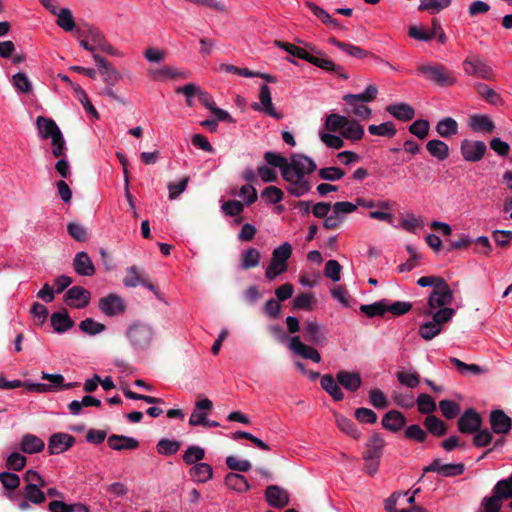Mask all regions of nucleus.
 Returning <instances> with one entry per match:
<instances>
[{"instance_id": "nucleus-1", "label": "nucleus", "mask_w": 512, "mask_h": 512, "mask_svg": "<svg viewBox=\"0 0 512 512\" xmlns=\"http://www.w3.org/2000/svg\"><path fill=\"white\" fill-rule=\"evenodd\" d=\"M305 47L306 48H301L294 45L289 54L293 57L305 60L328 73H334L341 79L347 80L349 78L343 66L335 63L324 51L309 43H305Z\"/></svg>"}, {"instance_id": "nucleus-2", "label": "nucleus", "mask_w": 512, "mask_h": 512, "mask_svg": "<svg viewBox=\"0 0 512 512\" xmlns=\"http://www.w3.org/2000/svg\"><path fill=\"white\" fill-rule=\"evenodd\" d=\"M126 337L135 350L144 351L152 344L154 330L151 325L136 321L127 328Z\"/></svg>"}, {"instance_id": "nucleus-3", "label": "nucleus", "mask_w": 512, "mask_h": 512, "mask_svg": "<svg viewBox=\"0 0 512 512\" xmlns=\"http://www.w3.org/2000/svg\"><path fill=\"white\" fill-rule=\"evenodd\" d=\"M454 300V293L444 279L441 284H438L428 296L427 309L424 314H432L437 308L447 307Z\"/></svg>"}, {"instance_id": "nucleus-4", "label": "nucleus", "mask_w": 512, "mask_h": 512, "mask_svg": "<svg viewBox=\"0 0 512 512\" xmlns=\"http://www.w3.org/2000/svg\"><path fill=\"white\" fill-rule=\"evenodd\" d=\"M316 164L312 158L304 154H293L288 164V180L293 177L304 178L305 174H310L316 170Z\"/></svg>"}, {"instance_id": "nucleus-5", "label": "nucleus", "mask_w": 512, "mask_h": 512, "mask_svg": "<svg viewBox=\"0 0 512 512\" xmlns=\"http://www.w3.org/2000/svg\"><path fill=\"white\" fill-rule=\"evenodd\" d=\"M418 72L439 86H450L455 82L454 77L440 64L420 65Z\"/></svg>"}, {"instance_id": "nucleus-6", "label": "nucleus", "mask_w": 512, "mask_h": 512, "mask_svg": "<svg viewBox=\"0 0 512 512\" xmlns=\"http://www.w3.org/2000/svg\"><path fill=\"white\" fill-rule=\"evenodd\" d=\"M126 273L127 274L123 279V284L126 287H136L138 285H142L152 291L158 299H162L158 288L148 280V275L144 271L140 270L136 266H131L127 268Z\"/></svg>"}, {"instance_id": "nucleus-7", "label": "nucleus", "mask_w": 512, "mask_h": 512, "mask_svg": "<svg viewBox=\"0 0 512 512\" xmlns=\"http://www.w3.org/2000/svg\"><path fill=\"white\" fill-rule=\"evenodd\" d=\"M465 471V466L463 463H448L443 464L441 459H434L431 464L423 468V474L421 475L419 481L424 478V475L428 472H435L444 477H455L462 475Z\"/></svg>"}, {"instance_id": "nucleus-8", "label": "nucleus", "mask_w": 512, "mask_h": 512, "mask_svg": "<svg viewBox=\"0 0 512 512\" xmlns=\"http://www.w3.org/2000/svg\"><path fill=\"white\" fill-rule=\"evenodd\" d=\"M460 152L467 162H478L487 152V146L483 141L464 139L461 141Z\"/></svg>"}, {"instance_id": "nucleus-9", "label": "nucleus", "mask_w": 512, "mask_h": 512, "mask_svg": "<svg viewBox=\"0 0 512 512\" xmlns=\"http://www.w3.org/2000/svg\"><path fill=\"white\" fill-rule=\"evenodd\" d=\"M481 415L473 408L465 410L457 421L458 430L463 434H473L482 426Z\"/></svg>"}, {"instance_id": "nucleus-10", "label": "nucleus", "mask_w": 512, "mask_h": 512, "mask_svg": "<svg viewBox=\"0 0 512 512\" xmlns=\"http://www.w3.org/2000/svg\"><path fill=\"white\" fill-rule=\"evenodd\" d=\"M259 100L260 103L254 102L251 104V108L254 111H262L275 119L282 118V114L280 112H277L273 106L271 91L267 84H262L260 86Z\"/></svg>"}, {"instance_id": "nucleus-11", "label": "nucleus", "mask_w": 512, "mask_h": 512, "mask_svg": "<svg viewBox=\"0 0 512 512\" xmlns=\"http://www.w3.org/2000/svg\"><path fill=\"white\" fill-rule=\"evenodd\" d=\"M91 299V293L81 286H73L69 288L65 295V303L72 308L82 309L86 307Z\"/></svg>"}, {"instance_id": "nucleus-12", "label": "nucleus", "mask_w": 512, "mask_h": 512, "mask_svg": "<svg viewBox=\"0 0 512 512\" xmlns=\"http://www.w3.org/2000/svg\"><path fill=\"white\" fill-rule=\"evenodd\" d=\"M98 307L102 313L110 317L120 315L126 310V304L124 300L114 293H110L107 296L101 298L99 300Z\"/></svg>"}, {"instance_id": "nucleus-13", "label": "nucleus", "mask_w": 512, "mask_h": 512, "mask_svg": "<svg viewBox=\"0 0 512 512\" xmlns=\"http://www.w3.org/2000/svg\"><path fill=\"white\" fill-rule=\"evenodd\" d=\"M212 410L213 402L206 396L200 395L190 415L189 424L191 426H201Z\"/></svg>"}, {"instance_id": "nucleus-14", "label": "nucleus", "mask_w": 512, "mask_h": 512, "mask_svg": "<svg viewBox=\"0 0 512 512\" xmlns=\"http://www.w3.org/2000/svg\"><path fill=\"white\" fill-rule=\"evenodd\" d=\"M385 445L384 437L378 432H373L365 445V450L362 454L363 459L365 461L380 460Z\"/></svg>"}, {"instance_id": "nucleus-15", "label": "nucleus", "mask_w": 512, "mask_h": 512, "mask_svg": "<svg viewBox=\"0 0 512 512\" xmlns=\"http://www.w3.org/2000/svg\"><path fill=\"white\" fill-rule=\"evenodd\" d=\"M303 336L305 341L319 345L327 341V331L316 320H307L303 324Z\"/></svg>"}, {"instance_id": "nucleus-16", "label": "nucleus", "mask_w": 512, "mask_h": 512, "mask_svg": "<svg viewBox=\"0 0 512 512\" xmlns=\"http://www.w3.org/2000/svg\"><path fill=\"white\" fill-rule=\"evenodd\" d=\"M289 349L296 355L312 360L315 363L321 361L320 353L310 345H307L301 341L300 336L295 335L289 339Z\"/></svg>"}, {"instance_id": "nucleus-17", "label": "nucleus", "mask_w": 512, "mask_h": 512, "mask_svg": "<svg viewBox=\"0 0 512 512\" xmlns=\"http://www.w3.org/2000/svg\"><path fill=\"white\" fill-rule=\"evenodd\" d=\"M93 58L98 66L99 73L101 74L104 83L108 86H114L121 79L120 73L107 59L99 54H93Z\"/></svg>"}, {"instance_id": "nucleus-18", "label": "nucleus", "mask_w": 512, "mask_h": 512, "mask_svg": "<svg viewBox=\"0 0 512 512\" xmlns=\"http://www.w3.org/2000/svg\"><path fill=\"white\" fill-rule=\"evenodd\" d=\"M75 438L67 433L58 432L50 436L48 441V452L50 455H57L71 448Z\"/></svg>"}, {"instance_id": "nucleus-19", "label": "nucleus", "mask_w": 512, "mask_h": 512, "mask_svg": "<svg viewBox=\"0 0 512 512\" xmlns=\"http://www.w3.org/2000/svg\"><path fill=\"white\" fill-rule=\"evenodd\" d=\"M489 422L491 430L495 434H508L512 428V419L501 409H495L490 412Z\"/></svg>"}, {"instance_id": "nucleus-20", "label": "nucleus", "mask_w": 512, "mask_h": 512, "mask_svg": "<svg viewBox=\"0 0 512 512\" xmlns=\"http://www.w3.org/2000/svg\"><path fill=\"white\" fill-rule=\"evenodd\" d=\"M463 68L468 75H476L486 80H490L492 78L491 67L478 57H467L463 62Z\"/></svg>"}, {"instance_id": "nucleus-21", "label": "nucleus", "mask_w": 512, "mask_h": 512, "mask_svg": "<svg viewBox=\"0 0 512 512\" xmlns=\"http://www.w3.org/2000/svg\"><path fill=\"white\" fill-rule=\"evenodd\" d=\"M291 255L292 246L288 242H284L273 250L269 265L276 267L280 272L285 273L288 270L287 261Z\"/></svg>"}, {"instance_id": "nucleus-22", "label": "nucleus", "mask_w": 512, "mask_h": 512, "mask_svg": "<svg viewBox=\"0 0 512 512\" xmlns=\"http://www.w3.org/2000/svg\"><path fill=\"white\" fill-rule=\"evenodd\" d=\"M265 498L267 503L274 508H284L289 504V494L277 485H270L266 488Z\"/></svg>"}, {"instance_id": "nucleus-23", "label": "nucleus", "mask_w": 512, "mask_h": 512, "mask_svg": "<svg viewBox=\"0 0 512 512\" xmlns=\"http://www.w3.org/2000/svg\"><path fill=\"white\" fill-rule=\"evenodd\" d=\"M407 423L405 415L398 410L388 411L382 418V427L392 433L402 430Z\"/></svg>"}, {"instance_id": "nucleus-24", "label": "nucleus", "mask_w": 512, "mask_h": 512, "mask_svg": "<svg viewBox=\"0 0 512 512\" xmlns=\"http://www.w3.org/2000/svg\"><path fill=\"white\" fill-rule=\"evenodd\" d=\"M19 387H26L29 391L45 393L52 389L51 384L44 383H28L21 380L8 381L4 376H0V389H15Z\"/></svg>"}, {"instance_id": "nucleus-25", "label": "nucleus", "mask_w": 512, "mask_h": 512, "mask_svg": "<svg viewBox=\"0 0 512 512\" xmlns=\"http://www.w3.org/2000/svg\"><path fill=\"white\" fill-rule=\"evenodd\" d=\"M72 266L75 272L80 276L90 277L93 276L96 271L91 258L84 251L78 252L75 255Z\"/></svg>"}, {"instance_id": "nucleus-26", "label": "nucleus", "mask_w": 512, "mask_h": 512, "mask_svg": "<svg viewBox=\"0 0 512 512\" xmlns=\"http://www.w3.org/2000/svg\"><path fill=\"white\" fill-rule=\"evenodd\" d=\"M339 385L349 392H356L362 385V378L358 372L340 370L336 374Z\"/></svg>"}, {"instance_id": "nucleus-27", "label": "nucleus", "mask_w": 512, "mask_h": 512, "mask_svg": "<svg viewBox=\"0 0 512 512\" xmlns=\"http://www.w3.org/2000/svg\"><path fill=\"white\" fill-rule=\"evenodd\" d=\"M108 446L116 451L134 450L139 447V442L132 437L112 434L107 439Z\"/></svg>"}, {"instance_id": "nucleus-28", "label": "nucleus", "mask_w": 512, "mask_h": 512, "mask_svg": "<svg viewBox=\"0 0 512 512\" xmlns=\"http://www.w3.org/2000/svg\"><path fill=\"white\" fill-rule=\"evenodd\" d=\"M150 76L154 80H165V79H187L189 77V72L181 71L174 67L164 66L159 69H154L149 71Z\"/></svg>"}, {"instance_id": "nucleus-29", "label": "nucleus", "mask_w": 512, "mask_h": 512, "mask_svg": "<svg viewBox=\"0 0 512 512\" xmlns=\"http://www.w3.org/2000/svg\"><path fill=\"white\" fill-rule=\"evenodd\" d=\"M386 111L396 119L407 122L414 118L415 110L407 103H394L386 107Z\"/></svg>"}, {"instance_id": "nucleus-30", "label": "nucleus", "mask_w": 512, "mask_h": 512, "mask_svg": "<svg viewBox=\"0 0 512 512\" xmlns=\"http://www.w3.org/2000/svg\"><path fill=\"white\" fill-rule=\"evenodd\" d=\"M0 482L4 488L8 490V492L5 493V496L11 501L16 500L18 495L15 494L14 491L20 486V477L12 472H1Z\"/></svg>"}, {"instance_id": "nucleus-31", "label": "nucleus", "mask_w": 512, "mask_h": 512, "mask_svg": "<svg viewBox=\"0 0 512 512\" xmlns=\"http://www.w3.org/2000/svg\"><path fill=\"white\" fill-rule=\"evenodd\" d=\"M321 387L325 390L334 401H342L344 399V393L337 382V379L332 374H325L321 377Z\"/></svg>"}, {"instance_id": "nucleus-32", "label": "nucleus", "mask_w": 512, "mask_h": 512, "mask_svg": "<svg viewBox=\"0 0 512 512\" xmlns=\"http://www.w3.org/2000/svg\"><path fill=\"white\" fill-rule=\"evenodd\" d=\"M76 33L82 38H88V40L92 42L91 44L95 46V49H98L105 39L104 35L98 28L87 23L77 27Z\"/></svg>"}, {"instance_id": "nucleus-33", "label": "nucleus", "mask_w": 512, "mask_h": 512, "mask_svg": "<svg viewBox=\"0 0 512 512\" xmlns=\"http://www.w3.org/2000/svg\"><path fill=\"white\" fill-rule=\"evenodd\" d=\"M36 126L39 135L43 139H49L50 137L54 136L55 134L61 131L56 122L52 118H48L45 116L37 117Z\"/></svg>"}, {"instance_id": "nucleus-34", "label": "nucleus", "mask_w": 512, "mask_h": 512, "mask_svg": "<svg viewBox=\"0 0 512 512\" xmlns=\"http://www.w3.org/2000/svg\"><path fill=\"white\" fill-rule=\"evenodd\" d=\"M51 325L57 333H63L74 326L67 310L54 312L50 317Z\"/></svg>"}, {"instance_id": "nucleus-35", "label": "nucleus", "mask_w": 512, "mask_h": 512, "mask_svg": "<svg viewBox=\"0 0 512 512\" xmlns=\"http://www.w3.org/2000/svg\"><path fill=\"white\" fill-rule=\"evenodd\" d=\"M474 89L476 93L482 97L487 103L494 105V106H500L503 104V99L499 93H497L495 90L490 88L485 83H476L474 85Z\"/></svg>"}, {"instance_id": "nucleus-36", "label": "nucleus", "mask_w": 512, "mask_h": 512, "mask_svg": "<svg viewBox=\"0 0 512 512\" xmlns=\"http://www.w3.org/2000/svg\"><path fill=\"white\" fill-rule=\"evenodd\" d=\"M44 447V441L33 434H25L20 443L21 451L27 454L39 453Z\"/></svg>"}, {"instance_id": "nucleus-37", "label": "nucleus", "mask_w": 512, "mask_h": 512, "mask_svg": "<svg viewBox=\"0 0 512 512\" xmlns=\"http://www.w3.org/2000/svg\"><path fill=\"white\" fill-rule=\"evenodd\" d=\"M225 485L237 493H245L250 489L247 479L243 475L233 472L225 476Z\"/></svg>"}, {"instance_id": "nucleus-38", "label": "nucleus", "mask_w": 512, "mask_h": 512, "mask_svg": "<svg viewBox=\"0 0 512 512\" xmlns=\"http://www.w3.org/2000/svg\"><path fill=\"white\" fill-rule=\"evenodd\" d=\"M335 416V422L337 424V427L344 432L345 434L349 435L350 437L358 440L361 437V432L358 429V427L355 425L354 422H352L349 418L339 414L334 413Z\"/></svg>"}, {"instance_id": "nucleus-39", "label": "nucleus", "mask_w": 512, "mask_h": 512, "mask_svg": "<svg viewBox=\"0 0 512 512\" xmlns=\"http://www.w3.org/2000/svg\"><path fill=\"white\" fill-rule=\"evenodd\" d=\"M424 426L433 436L441 437L447 433V424L435 415H428L424 420Z\"/></svg>"}, {"instance_id": "nucleus-40", "label": "nucleus", "mask_w": 512, "mask_h": 512, "mask_svg": "<svg viewBox=\"0 0 512 512\" xmlns=\"http://www.w3.org/2000/svg\"><path fill=\"white\" fill-rule=\"evenodd\" d=\"M364 127L355 119H349L348 123L344 126L341 131L342 137L352 141H359L364 136Z\"/></svg>"}, {"instance_id": "nucleus-41", "label": "nucleus", "mask_w": 512, "mask_h": 512, "mask_svg": "<svg viewBox=\"0 0 512 512\" xmlns=\"http://www.w3.org/2000/svg\"><path fill=\"white\" fill-rule=\"evenodd\" d=\"M427 151L439 161H443L449 156L448 145L439 139H433L426 143Z\"/></svg>"}, {"instance_id": "nucleus-42", "label": "nucleus", "mask_w": 512, "mask_h": 512, "mask_svg": "<svg viewBox=\"0 0 512 512\" xmlns=\"http://www.w3.org/2000/svg\"><path fill=\"white\" fill-rule=\"evenodd\" d=\"M190 475L194 481L205 483L212 479L213 469L208 463H197L190 469Z\"/></svg>"}, {"instance_id": "nucleus-43", "label": "nucleus", "mask_w": 512, "mask_h": 512, "mask_svg": "<svg viewBox=\"0 0 512 512\" xmlns=\"http://www.w3.org/2000/svg\"><path fill=\"white\" fill-rule=\"evenodd\" d=\"M264 159L269 165L277 167L281 170V174L284 180L289 179L287 177L289 162L284 156L275 152L267 151L264 154Z\"/></svg>"}, {"instance_id": "nucleus-44", "label": "nucleus", "mask_w": 512, "mask_h": 512, "mask_svg": "<svg viewBox=\"0 0 512 512\" xmlns=\"http://www.w3.org/2000/svg\"><path fill=\"white\" fill-rule=\"evenodd\" d=\"M436 132L443 138H451L458 133V123L451 117H445L437 123Z\"/></svg>"}, {"instance_id": "nucleus-45", "label": "nucleus", "mask_w": 512, "mask_h": 512, "mask_svg": "<svg viewBox=\"0 0 512 512\" xmlns=\"http://www.w3.org/2000/svg\"><path fill=\"white\" fill-rule=\"evenodd\" d=\"M378 89L375 85L371 84L366 87L365 91L359 94H346L343 96V101H359L362 103L372 102L376 99Z\"/></svg>"}, {"instance_id": "nucleus-46", "label": "nucleus", "mask_w": 512, "mask_h": 512, "mask_svg": "<svg viewBox=\"0 0 512 512\" xmlns=\"http://www.w3.org/2000/svg\"><path fill=\"white\" fill-rule=\"evenodd\" d=\"M451 0H420L418 11H427L431 14L439 13L451 5Z\"/></svg>"}, {"instance_id": "nucleus-47", "label": "nucleus", "mask_w": 512, "mask_h": 512, "mask_svg": "<svg viewBox=\"0 0 512 512\" xmlns=\"http://www.w3.org/2000/svg\"><path fill=\"white\" fill-rule=\"evenodd\" d=\"M290 183V186L287 188V191L296 196L301 197L308 193L311 189L310 182L308 180H305L304 178H296L293 177L292 180H286Z\"/></svg>"}, {"instance_id": "nucleus-48", "label": "nucleus", "mask_w": 512, "mask_h": 512, "mask_svg": "<svg viewBox=\"0 0 512 512\" xmlns=\"http://www.w3.org/2000/svg\"><path fill=\"white\" fill-rule=\"evenodd\" d=\"M261 258L260 252L255 248H249L241 254V268L248 270L259 265Z\"/></svg>"}, {"instance_id": "nucleus-49", "label": "nucleus", "mask_w": 512, "mask_h": 512, "mask_svg": "<svg viewBox=\"0 0 512 512\" xmlns=\"http://www.w3.org/2000/svg\"><path fill=\"white\" fill-rule=\"evenodd\" d=\"M470 126L474 131L491 133L495 129L492 120L486 115H474L471 117Z\"/></svg>"}, {"instance_id": "nucleus-50", "label": "nucleus", "mask_w": 512, "mask_h": 512, "mask_svg": "<svg viewBox=\"0 0 512 512\" xmlns=\"http://www.w3.org/2000/svg\"><path fill=\"white\" fill-rule=\"evenodd\" d=\"M350 109H347L348 114H353L363 120H368L372 116V109L359 101H344Z\"/></svg>"}, {"instance_id": "nucleus-51", "label": "nucleus", "mask_w": 512, "mask_h": 512, "mask_svg": "<svg viewBox=\"0 0 512 512\" xmlns=\"http://www.w3.org/2000/svg\"><path fill=\"white\" fill-rule=\"evenodd\" d=\"M449 361L451 364L455 366V368L461 375H467L469 373L479 375L485 372V369L483 367L477 364H466L455 357H451Z\"/></svg>"}, {"instance_id": "nucleus-52", "label": "nucleus", "mask_w": 512, "mask_h": 512, "mask_svg": "<svg viewBox=\"0 0 512 512\" xmlns=\"http://www.w3.org/2000/svg\"><path fill=\"white\" fill-rule=\"evenodd\" d=\"M23 497L32 504L40 505L46 501V494L35 485H26L23 489Z\"/></svg>"}, {"instance_id": "nucleus-53", "label": "nucleus", "mask_w": 512, "mask_h": 512, "mask_svg": "<svg viewBox=\"0 0 512 512\" xmlns=\"http://www.w3.org/2000/svg\"><path fill=\"white\" fill-rule=\"evenodd\" d=\"M368 132L372 135L390 138L395 136L397 130L395 128V125L392 122L388 121L381 123L380 125H369Z\"/></svg>"}, {"instance_id": "nucleus-54", "label": "nucleus", "mask_w": 512, "mask_h": 512, "mask_svg": "<svg viewBox=\"0 0 512 512\" xmlns=\"http://www.w3.org/2000/svg\"><path fill=\"white\" fill-rule=\"evenodd\" d=\"M347 123L348 118L346 116L332 113L326 118L325 129L330 132H336L338 130L341 132Z\"/></svg>"}, {"instance_id": "nucleus-55", "label": "nucleus", "mask_w": 512, "mask_h": 512, "mask_svg": "<svg viewBox=\"0 0 512 512\" xmlns=\"http://www.w3.org/2000/svg\"><path fill=\"white\" fill-rule=\"evenodd\" d=\"M455 314V310L453 308H449V307H441L439 310L437 311H432V314H424L425 316H432V321L437 324L438 326H440V328L442 329V326L449 322L452 317L454 316Z\"/></svg>"}, {"instance_id": "nucleus-56", "label": "nucleus", "mask_w": 512, "mask_h": 512, "mask_svg": "<svg viewBox=\"0 0 512 512\" xmlns=\"http://www.w3.org/2000/svg\"><path fill=\"white\" fill-rule=\"evenodd\" d=\"M56 15L58 16L57 25L64 31L70 32L75 29V22L70 9L62 8Z\"/></svg>"}, {"instance_id": "nucleus-57", "label": "nucleus", "mask_w": 512, "mask_h": 512, "mask_svg": "<svg viewBox=\"0 0 512 512\" xmlns=\"http://www.w3.org/2000/svg\"><path fill=\"white\" fill-rule=\"evenodd\" d=\"M73 90L86 112L92 115L94 118L98 119L99 114L90 102L86 92L82 89V87L80 85H73Z\"/></svg>"}, {"instance_id": "nucleus-58", "label": "nucleus", "mask_w": 512, "mask_h": 512, "mask_svg": "<svg viewBox=\"0 0 512 512\" xmlns=\"http://www.w3.org/2000/svg\"><path fill=\"white\" fill-rule=\"evenodd\" d=\"M439 408L442 415L448 420L454 419L461 411V407L457 402L448 399L441 400Z\"/></svg>"}, {"instance_id": "nucleus-59", "label": "nucleus", "mask_w": 512, "mask_h": 512, "mask_svg": "<svg viewBox=\"0 0 512 512\" xmlns=\"http://www.w3.org/2000/svg\"><path fill=\"white\" fill-rule=\"evenodd\" d=\"M181 447V443L176 440L161 439L157 444V452L164 456L176 454Z\"/></svg>"}, {"instance_id": "nucleus-60", "label": "nucleus", "mask_w": 512, "mask_h": 512, "mask_svg": "<svg viewBox=\"0 0 512 512\" xmlns=\"http://www.w3.org/2000/svg\"><path fill=\"white\" fill-rule=\"evenodd\" d=\"M404 437L408 440L423 443L426 441L428 434L418 424H412L406 427Z\"/></svg>"}, {"instance_id": "nucleus-61", "label": "nucleus", "mask_w": 512, "mask_h": 512, "mask_svg": "<svg viewBox=\"0 0 512 512\" xmlns=\"http://www.w3.org/2000/svg\"><path fill=\"white\" fill-rule=\"evenodd\" d=\"M492 492L498 493L504 500L512 498V474L508 478L499 480Z\"/></svg>"}, {"instance_id": "nucleus-62", "label": "nucleus", "mask_w": 512, "mask_h": 512, "mask_svg": "<svg viewBox=\"0 0 512 512\" xmlns=\"http://www.w3.org/2000/svg\"><path fill=\"white\" fill-rule=\"evenodd\" d=\"M503 500L498 493L492 492L491 496L485 497L482 501L483 512H500Z\"/></svg>"}, {"instance_id": "nucleus-63", "label": "nucleus", "mask_w": 512, "mask_h": 512, "mask_svg": "<svg viewBox=\"0 0 512 512\" xmlns=\"http://www.w3.org/2000/svg\"><path fill=\"white\" fill-rule=\"evenodd\" d=\"M79 328L82 332L93 336L103 332L106 329V326L94 321L92 318H87L80 322Z\"/></svg>"}, {"instance_id": "nucleus-64", "label": "nucleus", "mask_w": 512, "mask_h": 512, "mask_svg": "<svg viewBox=\"0 0 512 512\" xmlns=\"http://www.w3.org/2000/svg\"><path fill=\"white\" fill-rule=\"evenodd\" d=\"M430 124L425 119L414 121L408 128L409 132L419 139H425L428 136Z\"/></svg>"}]
</instances>
